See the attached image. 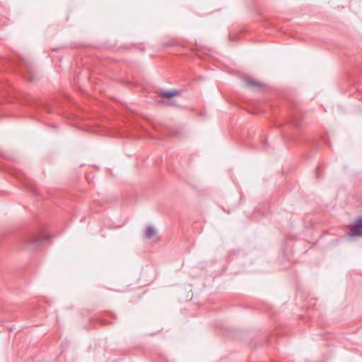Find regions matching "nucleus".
<instances>
[{
    "label": "nucleus",
    "instance_id": "nucleus-1",
    "mask_svg": "<svg viewBox=\"0 0 362 362\" xmlns=\"http://www.w3.org/2000/svg\"><path fill=\"white\" fill-rule=\"evenodd\" d=\"M349 235L351 237L362 235V217L349 226Z\"/></svg>",
    "mask_w": 362,
    "mask_h": 362
},
{
    "label": "nucleus",
    "instance_id": "nucleus-2",
    "mask_svg": "<svg viewBox=\"0 0 362 362\" xmlns=\"http://www.w3.org/2000/svg\"><path fill=\"white\" fill-rule=\"evenodd\" d=\"M43 240H45V238L40 237L39 235H33L27 238L26 242L28 246L33 249L37 248Z\"/></svg>",
    "mask_w": 362,
    "mask_h": 362
},
{
    "label": "nucleus",
    "instance_id": "nucleus-3",
    "mask_svg": "<svg viewBox=\"0 0 362 362\" xmlns=\"http://www.w3.org/2000/svg\"><path fill=\"white\" fill-rule=\"evenodd\" d=\"M156 230L151 226H148L146 227L144 237L147 239H151L156 235Z\"/></svg>",
    "mask_w": 362,
    "mask_h": 362
},
{
    "label": "nucleus",
    "instance_id": "nucleus-4",
    "mask_svg": "<svg viewBox=\"0 0 362 362\" xmlns=\"http://www.w3.org/2000/svg\"><path fill=\"white\" fill-rule=\"evenodd\" d=\"M245 83L248 87H257L260 85L259 82L250 77L245 78Z\"/></svg>",
    "mask_w": 362,
    "mask_h": 362
},
{
    "label": "nucleus",
    "instance_id": "nucleus-5",
    "mask_svg": "<svg viewBox=\"0 0 362 362\" xmlns=\"http://www.w3.org/2000/svg\"><path fill=\"white\" fill-rule=\"evenodd\" d=\"M179 93L178 91L170 90V91H163L160 93V95L165 98H170L175 95H177Z\"/></svg>",
    "mask_w": 362,
    "mask_h": 362
}]
</instances>
